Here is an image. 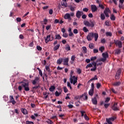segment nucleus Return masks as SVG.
Returning <instances> with one entry per match:
<instances>
[{
    "mask_svg": "<svg viewBox=\"0 0 124 124\" xmlns=\"http://www.w3.org/2000/svg\"><path fill=\"white\" fill-rule=\"evenodd\" d=\"M116 74H118V75L121 76V74H122V69H119L116 73Z\"/></svg>",
    "mask_w": 124,
    "mask_h": 124,
    "instance_id": "obj_41",
    "label": "nucleus"
},
{
    "mask_svg": "<svg viewBox=\"0 0 124 124\" xmlns=\"http://www.w3.org/2000/svg\"><path fill=\"white\" fill-rule=\"evenodd\" d=\"M39 80L40 78L38 77H35L34 80L32 81V84L33 85H36V83H39Z\"/></svg>",
    "mask_w": 124,
    "mask_h": 124,
    "instance_id": "obj_10",
    "label": "nucleus"
},
{
    "mask_svg": "<svg viewBox=\"0 0 124 124\" xmlns=\"http://www.w3.org/2000/svg\"><path fill=\"white\" fill-rule=\"evenodd\" d=\"M73 32L75 34H77V33H78V30L77 29H74L73 31Z\"/></svg>",
    "mask_w": 124,
    "mask_h": 124,
    "instance_id": "obj_57",
    "label": "nucleus"
},
{
    "mask_svg": "<svg viewBox=\"0 0 124 124\" xmlns=\"http://www.w3.org/2000/svg\"><path fill=\"white\" fill-rule=\"evenodd\" d=\"M76 58V56L75 55H72L71 58V60L72 62H74L75 61V59Z\"/></svg>",
    "mask_w": 124,
    "mask_h": 124,
    "instance_id": "obj_42",
    "label": "nucleus"
},
{
    "mask_svg": "<svg viewBox=\"0 0 124 124\" xmlns=\"http://www.w3.org/2000/svg\"><path fill=\"white\" fill-rule=\"evenodd\" d=\"M91 11L92 12H95L97 11V7L95 5H91Z\"/></svg>",
    "mask_w": 124,
    "mask_h": 124,
    "instance_id": "obj_12",
    "label": "nucleus"
},
{
    "mask_svg": "<svg viewBox=\"0 0 124 124\" xmlns=\"http://www.w3.org/2000/svg\"><path fill=\"white\" fill-rule=\"evenodd\" d=\"M73 73H74V71L73 70H71L70 72V82L71 84L73 83V80L72 79L73 78Z\"/></svg>",
    "mask_w": 124,
    "mask_h": 124,
    "instance_id": "obj_13",
    "label": "nucleus"
},
{
    "mask_svg": "<svg viewBox=\"0 0 124 124\" xmlns=\"http://www.w3.org/2000/svg\"><path fill=\"white\" fill-rule=\"evenodd\" d=\"M96 88L97 89H100V88H101V84L100 83H97L96 84Z\"/></svg>",
    "mask_w": 124,
    "mask_h": 124,
    "instance_id": "obj_39",
    "label": "nucleus"
},
{
    "mask_svg": "<svg viewBox=\"0 0 124 124\" xmlns=\"http://www.w3.org/2000/svg\"><path fill=\"white\" fill-rule=\"evenodd\" d=\"M26 124H34L33 122H31V121H27L26 122Z\"/></svg>",
    "mask_w": 124,
    "mask_h": 124,
    "instance_id": "obj_55",
    "label": "nucleus"
},
{
    "mask_svg": "<svg viewBox=\"0 0 124 124\" xmlns=\"http://www.w3.org/2000/svg\"><path fill=\"white\" fill-rule=\"evenodd\" d=\"M72 80H73L72 84H73V85H75L76 83H77V80H78V78H76L75 76H74L73 77Z\"/></svg>",
    "mask_w": 124,
    "mask_h": 124,
    "instance_id": "obj_17",
    "label": "nucleus"
},
{
    "mask_svg": "<svg viewBox=\"0 0 124 124\" xmlns=\"http://www.w3.org/2000/svg\"><path fill=\"white\" fill-rule=\"evenodd\" d=\"M114 43L116 46H118L119 48H122L123 47V43L122 41L114 40Z\"/></svg>",
    "mask_w": 124,
    "mask_h": 124,
    "instance_id": "obj_4",
    "label": "nucleus"
},
{
    "mask_svg": "<svg viewBox=\"0 0 124 124\" xmlns=\"http://www.w3.org/2000/svg\"><path fill=\"white\" fill-rule=\"evenodd\" d=\"M104 14L106 15V17L109 18V13H111V10L109 8H106L104 11Z\"/></svg>",
    "mask_w": 124,
    "mask_h": 124,
    "instance_id": "obj_6",
    "label": "nucleus"
},
{
    "mask_svg": "<svg viewBox=\"0 0 124 124\" xmlns=\"http://www.w3.org/2000/svg\"><path fill=\"white\" fill-rule=\"evenodd\" d=\"M94 38V41H97L98 39V33H94L93 32H90L86 37L88 41H92L93 38Z\"/></svg>",
    "mask_w": 124,
    "mask_h": 124,
    "instance_id": "obj_1",
    "label": "nucleus"
},
{
    "mask_svg": "<svg viewBox=\"0 0 124 124\" xmlns=\"http://www.w3.org/2000/svg\"><path fill=\"white\" fill-rule=\"evenodd\" d=\"M112 85L115 87H118V86H120V85H121V82L118 81V82H114L112 84Z\"/></svg>",
    "mask_w": 124,
    "mask_h": 124,
    "instance_id": "obj_22",
    "label": "nucleus"
},
{
    "mask_svg": "<svg viewBox=\"0 0 124 124\" xmlns=\"http://www.w3.org/2000/svg\"><path fill=\"white\" fill-rule=\"evenodd\" d=\"M106 36H112V33L111 32H106Z\"/></svg>",
    "mask_w": 124,
    "mask_h": 124,
    "instance_id": "obj_35",
    "label": "nucleus"
},
{
    "mask_svg": "<svg viewBox=\"0 0 124 124\" xmlns=\"http://www.w3.org/2000/svg\"><path fill=\"white\" fill-rule=\"evenodd\" d=\"M34 45L33 42H32L30 43V44L29 45V47H33Z\"/></svg>",
    "mask_w": 124,
    "mask_h": 124,
    "instance_id": "obj_60",
    "label": "nucleus"
},
{
    "mask_svg": "<svg viewBox=\"0 0 124 124\" xmlns=\"http://www.w3.org/2000/svg\"><path fill=\"white\" fill-rule=\"evenodd\" d=\"M63 65H68V62L69 61V59L68 58H66L63 59Z\"/></svg>",
    "mask_w": 124,
    "mask_h": 124,
    "instance_id": "obj_14",
    "label": "nucleus"
},
{
    "mask_svg": "<svg viewBox=\"0 0 124 124\" xmlns=\"http://www.w3.org/2000/svg\"><path fill=\"white\" fill-rule=\"evenodd\" d=\"M84 118L86 121H89L90 120V118H89V117H88L86 114H84Z\"/></svg>",
    "mask_w": 124,
    "mask_h": 124,
    "instance_id": "obj_45",
    "label": "nucleus"
},
{
    "mask_svg": "<svg viewBox=\"0 0 124 124\" xmlns=\"http://www.w3.org/2000/svg\"><path fill=\"white\" fill-rule=\"evenodd\" d=\"M105 49V47H104V46H102L99 47V50L101 52V53H102L103 51H104Z\"/></svg>",
    "mask_w": 124,
    "mask_h": 124,
    "instance_id": "obj_34",
    "label": "nucleus"
},
{
    "mask_svg": "<svg viewBox=\"0 0 124 124\" xmlns=\"http://www.w3.org/2000/svg\"><path fill=\"white\" fill-rule=\"evenodd\" d=\"M75 99H81V100H88V94L87 93H84L81 95L76 96L75 97Z\"/></svg>",
    "mask_w": 124,
    "mask_h": 124,
    "instance_id": "obj_3",
    "label": "nucleus"
},
{
    "mask_svg": "<svg viewBox=\"0 0 124 124\" xmlns=\"http://www.w3.org/2000/svg\"><path fill=\"white\" fill-rule=\"evenodd\" d=\"M63 37L66 38L68 36V34L67 33H63L62 34Z\"/></svg>",
    "mask_w": 124,
    "mask_h": 124,
    "instance_id": "obj_48",
    "label": "nucleus"
},
{
    "mask_svg": "<svg viewBox=\"0 0 124 124\" xmlns=\"http://www.w3.org/2000/svg\"><path fill=\"white\" fill-rule=\"evenodd\" d=\"M94 80H97V76L96 75L94 76V78H93L90 80L88 81V83H90V82H92V81H93Z\"/></svg>",
    "mask_w": 124,
    "mask_h": 124,
    "instance_id": "obj_24",
    "label": "nucleus"
},
{
    "mask_svg": "<svg viewBox=\"0 0 124 124\" xmlns=\"http://www.w3.org/2000/svg\"><path fill=\"white\" fill-rule=\"evenodd\" d=\"M96 59H97L96 56H94V57H91L90 60L92 62H93V61H95Z\"/></svg>",
    "mask_w": 124,
    "mask_h": 124,
    "instance_id": "obj_40",
    "label": "nucleus"
},
{
    "mask_svg": "<svg viewBox=\"0 0 124 124\" xmlns=\"http://www.w3.org/2000/svg\"><path fill=\"white\" fill-rule=\"evenodd\" d=\"M116 117L113 116L112 117H111V118H108V120L110 122H111V121L114 122V121H115V120H116Z\"/></svg>",
    "mask_w": 124,
    "mask_h": 124,
    "instance_id": "obj_30",
    "label": "nucleus"
},
{
    "mask_svg": "<svg viewBox=\"0 0 124 124\" xmlns=\"http://www.w3.org/2000/svg\"><path fill=\"white\" fill-rule=\"evenodd\" d=\"M82 49L83 51H84V53H87V47H86V46H83Z\"/></svg>",
    "mask_w": 124,
    "mask_h": 124,
    "instance_id": "obj_53",
    "label": "nucleus"
},
{
    "mask_svg": "<svg viewBox=\"0 0 124 124\" xmlns=\"http://www.w3.org/2000/svg\"><path fill=\"white\" fill-rule=\"evenodd\" d=\"M89 47L90 49H93V44H89Z\"/></svg>",
    "mask_w": 124,
    "mask_h": 124,
    "instance_id": "obj_47",
    "label": "nucleus"
},
{
    "mask_svg": "<svg viewBox=\"0 0 124 124\" xmlns=\"http://www.w3.org/2000/svg\"><path fill=\"white\" fill-rule=\"evenodd\" d=\"M50 28H51V25H48L46 26V31H49V29H50Z\"/></svg>",
    "mask_w": 124,
    "mask_h": 124,
    "instance_id": "obj_62",
    "label": "nucleus"
},
{
    "mask_svg": "<svg viewBox=\"0 0 124 124\" xmlns=\"http://www.w3.org/2000/svg\"><path fill=\"white\" fill-rule=\"evenodd\" d=\"M70 9L72 11H75V8H74V7H72V6H70Z\"/></svg>",
    "mask_w": 124,
    "mask_h": 124,
    "instance_id": "obj_56",
    "label": "nucleus"
},
{
    "mask_svg": "<svg viewBox=\"0 0 124 124\" xmlns=\"http://www.w3.org/2000/svg\"><path fill=\"white\" fill-rule=\"evenodd\" d=\"M115 54H116V55H119L121 54V49H117L115 50H114Z\"/></svg>",
    "mask_w": 124,
    "mask_h": 124,
    "instance_id": "obj_27",
    "label": "nucleus"
},
{
    "mask_svg": "<svg viewBox=\"0 0 124 124\" xmlns=\"http://www.w3.org/2000/svg\"><path fill=\"white\" fill-rule=\"evenodd\" d=\"M97 62H95L94 61L92 63V65H93V67L91 69V71H95L96 70V65H97Z\"/></svg>",
    "mask_w": 124,
    "mask_h": 124,
    "instance_id": "obj_7",
    "label": "nucleus"
},
{
    "mask_svg": "<svg viewBox=\"0 0 124 124\" xmlns=\"http://www.w3.org/2000/svg\"><path fill=\"white\" fill-rule=\"evenodd\" d=\"M83 11H84V12H88V11H89V9L87 8H84L83 9Z\"/></svg>",
    "mask_w": 124,
    "mask_h": 124,
    "instance_id": "obj_54",
    "label": "nucleus"
},
{
    "mask_svg": "<svg viewBox=\"0 0 124 124\" xmlns=\"http://www.w3.org/2000/svg\"><path fill=\"white\" fill-rule=\"evenodd\" d=\"M65 49L66 51H70V46H69V45H66Z\"/></svg>",
    "mask_w": 124,
    "mask_h": 124,
    "instance_id": "obj_28",
    "label": "nucleus"
},
{
    "mask_svg": "<svg viewBox=\"0 0 124 124\" xmlns=\"http://www.w3.org/2000/svg\"><path fill=\"white\" fill-rule=\"evenodd\" d=\"M60 94H61V93H59V92L56 91V92H55L56 96H60Z\"/></svg>",
    "mask_w": 124,
    "mask_h": 124,
    "instance_id": "obj_50",
    "label": "nucleus"
},
{
    "mask_svg": "<svg viewBox=\"0 0 124 124\" xmlns=\"http://www.w3.org/2000/svg\"><path fill=\"white\" fill-rule=\"evenodd\" d=\"M62 58H60L57 61V64H61L62 62Z\"/></svg>",
    "mask_w": 124,
    "mask_h": 124,
    "instance_id": "obj_25",
    "label": "nucleus"
},
{
    "mask_svg": "<svg viewBox=\"0 0 124 124\" xmlns=\"http://www.w3.org/2000/svg\"><path fill=\"white\" fill-rule=\"evenodd\" d=\"M60 44H57L53 48V50L57 51V50H58L59 49V48H60Z\"/></svg>",
    "mask_w": 124,
    "mask_h": 124,
    "instance_id": "obj_26",
    "label": "nucleus"
},
{
    "mask_svg": "<svg viewBox=\"0 0 124 124\" xmlns=\"http://www.w3.org/2000/svg\"><path fill=\"white\" fill-rule=\"evenodd\" d=\"M22 19L20 17H17L16 18V21L17 22H21Z\"/></svg>",
    "mask_w": 124,
    "mask_h": 124,
    "instance_id": "obj_64",
    "label": "nucleus"
},
{
    "mask_svg": "<svg viewBox=\"0 0 124 124\" xmlns=\"http://www.w3.org/2000/svg\"><path fill=\"white\" fill-rule=\"evenodd\" d=\"M91 90H94V84L93 83H92L91 84Z\"/></svg>",
    "mask_w": 124,
    "mask_h": 124,
    "instance_id": "obj_49",
    "label": "nucleus"
},
{
    "mask_svg": "<svg viewBox=\"0 0 124 124\" xmlns=\"http://www.w3.org/2000/svg\"><path fill=\"white\" fill-rule=\"evenodd\" d=\"M62 5L64 7V8L67 7V3H66V2L65 1L62 2Z\"/></svg>",
    "mask_w": 124,
    "mask_h": 124,
    "instance_id": "obj_33",
    "label": "nucleus"
},
{
    "mask_svg": "<svg viewBox=\"0 0 124 124\" xmlns=\"http://www.w3.org/2000/svg\"><path fill=\"white\" fill-rule=\"evenodd\" d=\"M10 103H12L13 105H15L16 104V101L14 100V98H13V96H10Z\"/></svg>",
    "mask_w": 124,
    "mask_h": 124,
    "instance_id": "obj_16",
    "label": "nucleus"
},
{
    "mask_svg": "<svg viewBox=\"0 0 124 124\" xmlns=\"http://www.w3.org/2000/svg\"><path fill=\"white\" fill-rule=\"evenodd\" d=\"M62 39V37L60 34H56L55 35V39H58V40H60V39Z\"/></svg>",
    "mask_w": 124,
    "mask_h": 124,
    "instance_id": "obj_31",
    "label": "nucleus"
},
{
    "mask_svg": "<svg viewBox=\"0 0 124 124\" xmlns=\"http://www.w3.org/2000/svg\"><path fill=\"white\" fill-rule=\"evenodd\" d=\"M110 19L111 20V21H115V20H116V17L113 14H112L110 16Z\"/></svg>",
    "mask_w": 124,
    "mask_h": 124,
    "instance_id": "obj_29",
    "label": "nucleus"
},
{
    "mask_svg": "<svg viewBox=\"0 0 124 124\" xmlns=\"http://www.w3.org/2000/svg\"><path fill=\"white\" fill-rule=\"evenodd\" d=\"M94 90H92V89H90L89 91V95H91V96H93V93H94Z\"/></svg>",
    "mask_w": 124,
    "mask_h": 124,
    "instance_id": "obj_21",
    "label": "nucleus"
},
{
    "mask_svg": "<svg viewBox=\"0 0 124 124\" xmlns=\"http://www.w3.org/2000/svg\"><path fill=\"white\" fill-rule=\"evenodd\" d=\"M63 89L64 90V93H66L67 92H68V89H67L66 88V87H64Z\"/></svg>",
    "mask_w": 124,
    "mask_h": 124,
    "instance_id": "obj_59",
    "label": "nucleus"
},
{
    "mask_svg": "<svg viewBox=\"0 0 124 124\" xmlns=\"http://www.w3.org/2000/svg\"><path fill=\"white\" fill-rule=\"evenodd\" d=\"M48 121H46L47 124H53V121H52L51 120L48 119Z\"/></svg>",
    "mask_w": 124,
    "mask_h": 124,
    "instance_id": "obj_51",
    "label": "nucleus"
},
{
    "mask_svg": "<svg viewBox=\"0 0 124 124\" xmlns=\"http://www.w3.org/2000/svg\"><path fill=\"white\" fill-rule=\"evenodd\" d=\"M64 19H68L69 21H70V20H71L70 14H69V13L66 14L64 16Z\"/></svg>",
    "mask_w": 124,
    "mask_h": 124,
    "instance_id": "obj_15",
    "label": "nucleus"
},
{
    "mask_svg": "<svg viewBox=\"0 0 124 124\" xmlns=\"http://www.w3.org/2000/svg\"><path fill=\"white\" fill-rule=\"evenodd\" d=\"M93 52L94 54H96V53H98V49L94 48L93 49Z\"/></svg>",
    "mask_w": 124,
    "mask_h": 124,
    "instance_id": "obj_52",
    "label": "nucleus"
},
{
    "mask_svg": "<svg viewBox=\"0 0 124 124\" xmlns=\"http://www.w3.org/2000/svg\"><path fill=\"white\" fill-rule=\"evenodd\" d=\"M83 14H84V13L83 12L80 11H78L77 12L76 16L77 18L80 19L81 18V16H82Z\"/></svg>",
    "mask_w": 124,
    "mask_h": 124,
    "instance_id": "obj_8",
    "label": "nucleus"
},
{
    "mask_svg": "<svg viewBox=\"0 0 124 124\" xmlns=\"http://www.w3.org/2000/svg\"><path fill=\"white\" fill-rule=\"evenodd\" d=\"M108 101H110V98L107 97V98L106 99L105 102H106V103H108Z\"/></svg>",
    "mask_w": 124,
    "mask_h": 124,
    "instance_id": "obj_58",
    "label": "nucleus"
},
{
    "mask_svg": "<svg viewBox=\"0 0 124 124\" xmlns=\"http://www.w3.org/2000/svg\"><path fill=\"white\" fill-rule=\"evenodd\" d=\"M36 48H37V49L38 50V51H41V50H42V47H41L39 46H37Z\"/></svg>",
    "mask_w": 124,
    "mask_h": 124,
    "instance_id": "obj_46",
    "label": "nucleus"
},
{
    "mask_svg": "<svg viewBox=\"0 0 124 124\" xmlns=\"http://www.w3.org/2000/svg\"><path fill=\"white\" fill-rule=\"evenodd\" d=\"M106 121L107 122L108 124H113L111 121H109V120H108V118L106 119Z\"/></svg>",
    "mask_w": 124,
    "mask_h": 124,
    "instance_id": "obj_63",
    "label": "nucleus"
},
{
    "mask_svg": "<svg viewBox=\"0 0 124 124\" xmlns=\"http://www.w3.org/2000/svg\"><path fill=\"white\" fill-rule=\"evenodd\" d=\"M118 106L117 103H114V105L112 106L111 108L113 111H119V108Z\"/></svg>",
    "mask_w": 124,
    "mask_h": 124,
    "instance_id": "obj_9",
    "label": "nucleus"
},
{
    "mask_svg": "<svg viewBox=\"0 0 124 124\" xmlns=\"http://www.w3.org/2000/svg\"><path fill=\"white\" fill-rule=\"evenodd\" d=\"M107 59H106L104 58H100L96 60V62H106Z\"/></svg>",
    "mask_w": 124,
    "mask_h": 124,
    "instance_id": "obj_20",
    "label": "nucleus"
},
{
    "mask_svg": "<svg viewBox=\"0 0 124 124\" xmlns=\"http://www.w3.org/2000/svg\"><path fill=\"white\" fill-rule=\"evenodd\" d=\"M103 57L104 59H105L106 60H107V58H109V55L108 54V53L105 52L102 54Z\"/></svg>",
    "mask_w": 124,
    "mask_h": 124,
    "instance_id": "obj_19",
    "label": "nucleus"
},
{
    "mask_svg": "<svg viewBox=\"0 0 124 124\" xmlns=\"http://www.w3.org/2000/svg\"><path fill=\"white\" fill-rule=\"evenodd\" d=\"M77 72L78 74H81V73H82V70H81L80 68H78Z\"/></svg>",
    "mask_w": 124,
    "mask_h": 124,
    "instance_id": "obj_44",
    "label": "nucleus"
},
{
    "mask_svg": "<svg viewBox=\"0 0 124 124\" xmlns=\"http://www.w3.org/2000/svg\"><path fill=\"white\" fill-rule=\"evenodd\" d=\"M120 75H118V74H116L115 75V79H118L120 78Z\"/></svg>",
    "mask_w": 124,
    "mask_h": 124,
    "instance_id": "obj_61",
    "label": "nucleus"
},
{
    "mask_svg": "<svg viewBox=\"0 0 124 124\" xmlns=\"http://www.w3.org/2000/svg\"><path fill=\"white\" fill-rule=\"evenodd\" d=\"M67 87L70 88V90H72V87H71V85L70 84V82H67Z\"/></svg>",
    "mask_w": 124,
    "mask_h": 124,
    "instance_id": "obj_43",
    "label": "nucleus"
},
{
    "mask_svg": "<svg viewBox=\"0 0 124 124\" xmlns=\"http://www.w3.org/2000/svg\"><path fill=\"white\" fill-rule=\"evenodd\" d=\"M89 67H93V64L92 63H89L87 64L86 66V68L88 69Z\"/></svg>",
    "mask_w": 124,
    "mask_h": 124,
    "instance_id": "obj_38",
    "label": "nucleus"
},
{
    "mask_svg": "<svg viewBox=\"0 0 124 124\" xmlns=\"http://www.w3.org/2000/svg\"><path fill=\"white\" fill-rule=\"evenodd\" d=\"M83 31L84 32H88L89 31V29L87 28L86 27H84L83 28Z\"/></svg>",
    "mask_w": 124,
    "mask_h": 124,
    "instance_id": "obj_37",
    "label": "nucleus"
},
{
    "mask_svg": "<svg viewBox=\"0 0 124 124\" xmlns=\"http://www.w3.org/2000/svg\"><path fill=\"white\" fill-rule=\"evenodd\" d=\"M19 83L22 84L21 86H19L18 87V89L19 92L22 91V88H24L26 92H29V91H30V87H29V82H21Z\"/></svg>",
    "mask_w": 124,
    "mask_h": 124,
    "instance_id": "obj_2",
    "label": "nucleus"
},
{
    "mask_svg": "<svg viewBox=\"0 0 124 124\" xmlns=\"http://www.w3.org/2000/svg\"><path fill=\"white\" fill-rule=\"evenodd\" d=\"M84 24L85 26L87 27H91V28H93L94 27V23L93 22H91V23L88 21H84Z\"/></svg>",
    "mask_w": 124,
    "mask_h": 124,
    "instance_id": "obj_5",
    "label": "nucleus"
},
{
    "mask_svg": "<svg viewBox=\"0 0 124 124\" xmlns=\"http://www.w3.org/2000/svg\"><path fill=\"white\" fill-rule=\"evenodd\" d=\"M98 97V95L96 94V96L92 99V103L94 105H96L97 104V99L96 97Z\"/></svg>",
    "mask_w": 124,
    "mask_h": 124,
    "instance_id": "obj_11",
    "label": "nucleus"
},
{
    "mask_svg": "<svg viewBox=\"0 0 124 124\" xmlns=\"http://www.w3.org/2000/svg\"><path fill=\"white\" fill-rule=\"evenodd\" d=\"M101 19L102 20H105V15H104V14H101Z\"/></svg>",
    "mask_w": 124,
    "mask_h": 124,
    "instance_id": "obj_36",
    "label": "nucleus"
},
{
    "mask_svg": "<svg viewBox=\"0 0 124 124\" xmlns=\"http://www.w3.org/2000/svg\"><path fill=\"white\" fill-rule=\"evenodd\" d=\"M50 40H51V35H48L45 39L46 43H48Z\"/></svg>",
    "mask_w": 124,
    "mask_h": 124,
    "instance_id": "obj_18",
    "label": "nucleus"
},
{
    "mask_svg": "<svg viewBox=\"0 0 124 124\" xmlns=\"http://www.w3.org/2000/svg\"><path fill=\"white\" fill-rule=\"evenodd\" d=\"M56 89V87L54 86H51L49 88V91L50 92H54V90Z\"/></svg>",
    "mask_w": 124,
    "mask_h": 124,
    "instance_id": "obj_32",
    "label": "nucleus"
},
{
    "mask_svg": "<svg viewBox=\"0 0 124 124\" xmlns=\"http://www.w3.org/2000/svg\"><path fill=\"white\" fill-rule=\"evenodd\" d=\"M21 112L24 114V115H27V114H28V111L25 108H22Z\"/></svg>",
    "mask_w": 124,
    "mask_h": 124,
    "instance_id": "obj_23",
    "label": "nucleus"
}]
</instances>
